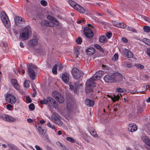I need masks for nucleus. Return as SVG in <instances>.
Listing matches in <instances>:
<instances>
[{
  "label": "nucleus",
  "mask_w": 150,
  "mask_h": 150,
  "mask_svg": "<svg viewBox=\"0 0 150 150\" xmlns=\"http://www.w3.org/2000/svg\"><path fill=\"white\" fill-rule=\"evenodd\" d=\"M104 72L101 70L97 71L89 79L87 80L86 83V87L85 90L87 93L90 92L93 88L95 86V81L100 78L103 76Z\"/></svg>",
  "instance_id": "f257e3e1"
},
{
  "label": "nucleus",
  "mask_w": 150,
  "mask_h": 150,
  "mask_svg": "<svg viewBox=\"0 0 150 150\" xmlns=\"http://www.w3.org/2000/svg\"><path fill=\"white\" fill-rule=\"evenodd\" d=\"M47 18L50 21L43 20L42 21L41 23L47 26L54 27L55 25L58 26L59 25V22L54 17L48 15L47 16Z\"/></svg>",
  "instance_id": "f03ea898"
},
{
  "label": "nucleus",
  "mask_w": 150,
  "mask_h": 150,
  "mask_svg": "<svg viewBox=\"0 0 150 150\" xmlns=\"http://www.w3.org/2000/svg\"><path fill=\"white\" fill-rule=\"evenodd\" d=\"M31 30L30 26H27L23 28L20 33L21 38L24 40H26L29 38V35L31 33Z\"/></svg>",
  "instance_id": "7ed1b4c3"
},
{
  "label": "nucleus",
  "mask_w": 150,
  "mask_h": 150,
  "mask_svg": "<svg viewBox=\"0 0 150 150\" xmlns=\"http://www.w3.org/2000/svg\"><path fill=\"white\" fill-rule=\"evenodd\" d=\"M68 2L72 7L79 12L82 13H85V9L80 5L76 4L75 2L71 0H68Z\"/></svg>",
  "instance_id": "20e7f679"
},
{
  "label": "nucleus",
  "mask_w": 150,
  "mask_h": 150,
  "mask_svg": "<svg viewBox=\"0 0 150 150\" xmlns=\"http://www.w3.org/2000/svg\"><path fill=\"white\" fill-rule=\"evenodd\" d=\"M0 17L2 22L5 26L8 28L10 25V22L7 15L4 11H2L0 13Z\"/></svg>",
  "instance_id": "39448f33"
},
{
  "label": "nucleus",
  "mask_w": 150,
  "mask_h": 150,
  "mask_svg": "<svg viewBox=\"0 0 150 150\" xmlns=\"http://www.w3.org/2000/svg\"><path fill=\"white\" fill-rule=\"evenodd\" d=\"M60 116L58 114L54 112L53 113L51 116L52 121L57 125L61 126L63 124V122L60 120Z\"/></svg>",
  "instance_id": "423d86ee"
},
{
  "label": "nucleus",
  "mask_w": 150,
  "mask_h": 150,
  "mask_svg": "<svg viewBox=\"0 0 150 150\" xmlns=\"http://www.w3.org/2000/svg\"><path fill=\"white\" fill-rule=\"evenodd\" d=\"M29 67L28 70L29 73V76L32 80H34L35 78V73L32 68L36 69L37 68V67L32 63L29 64Z\"/></svg>",
  "instance_id": "0eeeda50"
},
{
  "label": "nucleus",
  "mask_w": 150,
  "mask_h": 150,
  "mask_svg": "<svg viewBox=\"0 0 150 150\" xmlns=\"http://www.w3.org/2000/svg\"><path fill=\"white\" fill-rule=\"evenodd\" d=\"M52 95L53 97L59 103H62L64 102V98L58 92L56 91H53Z\"/></svg>",
  "instance_id": "6e6552de"
},
{
  "label": "nucleus",
  "mask_w": 150,
  "mask_h": 150,
  "mask_svg": "<svg viewBox=\"0 0 150 150\" xmlns=\"http://www.w3.org/2000/svg\"><path fill=\"white\" fill-rule=\"evenodd\" d=\"M0 118L10 122H13L16 120V119L12 117L7 114H3L1 112H0Z\"/></svg>",
  "instance_id": "1a4fd4ad"
},
{
  "label": "nucleus",
  "mask_w": 150,
  "mask_h": 150,
  "mask_svg": "<svg viewBox=\"0 0 150 150\" xmlns=\"http://www.w3.org/2000/svg\"><path fill=\"white\" fill-rule=\"evenodd\" d=\"M120 52L125 57L131 58L133 57V54L128 50L123 48L119 49Z\"/></svg>",
  "instance_id": "9d476101"
},
{
  "label": "nucleus",
  "mask_w": 150,
  "mask_h": 150,
  "mask_svg": "<svg viewBox=\"0 0 150 150\" xmlns=\"http://www.w3.org/2000/svg\"><path fill=\"white\" fill-rule=\"evenodd\" d=\"M83 73L80 71L76 68H74L72 71V74L73 76L76 79L80 78L83 75Z\"/></svg>",
  "instance_id": "9b49d317"
},
{
  "label": "nucleus",
  "mask_w": 150,
  "mask_h": 150,
  "mask_svg": "<svg viewBox=\"0 0 150 150\" xmlns=\"http://www.w3.org/2000/svg\"><path fill=\"white\" fill-rule=\"evenodd\" d=\"M83 32L85 36L88 38H91L93 36V33L92 30L88 27L85 28Z\"/></svg>",
  "instance_id": "f8f14e48"
},
{
  "label": "nucleus",
  "mask_w": 150,
  "mask_h": 150,
  "mask_svg": "<svg viewBox=\"0 0 150 150\" xmlns=\"http://www.w3.org/2000/svg\"><path fill=\"white\" fill-rule=\"evenodd\" d=\"M48 106L50 107H52L55 109L58 108L57 103L55 100L51 97H48Z\"/></svg>",
  "instance_id": "ddd939ff"
},
{
  "label": "nucleus",
  "mask_w": 150,
  "mask_h": 150,
  "mask_svg": "<svg viewBox=\"0 0 150 150\" xmlns=\"http://www.w3.org/2000/svg\"><path fill=\"white\" fill-rule=\"evenodd\" d=\"M25 20L24 18L21 17L16 16L14 19L15 24L19 26H22L25 23Z\"/></svg>",
  "instance_id": "4468645a"
},
{
  "label": "nucleus",
  "mask_w": 150,
  "mask_h": 150,
  "mask_svg": "<svg viewBox=\"0 0 150 150\" xmlns=\"http://www.w3.org/2000/svg\"><path fill=\"white\" fill-rule=\"evenodd\" d=\"M6 100L11 104H14L16 101V98L12 94H9L6 98Z\"/></svg>",
  "instance_id": "2eb2a0df"
},
{
  "label": "nucleus",
  "mask_w": 150,
  "mask_h": 150,
  "mask_svg": "<svg viewBox=\"0 0 150 150\" xmlns=\"http://www.w3.org/2000/svg\"><path fill=\"white\" fill-rule=\"evenodd\" d=\"M34 39H32L30 40L28 42V45L30 46L34 47L37 45L38 43V38L36 35H34Z\"/></svg>",
  "instance_id": "dca6fc26"
},
{
  "label": "nucleus",
  "mask_w": 150,
  "mask_h": 150,
  "mask_svg": "<svg viewBox=\"0 0 150 150\" xmlns=\"http://www.w3.org/2000/svg\"><path fill=\"white\" fill-rule=\"evenodd\" d=\"M137 125L133 123H131L129 124L128 126V130L131 132H133L136 131L137 130Z\"/></svg>",
  "instance_id": "f3484780"
},
{
  "label": "nucleus",
  "mask_w": 150,
  "mask_h": 150,
  "mask_svg": "<svg viewBox=\"0 0 150 150\" xmlns=\"http://www.w3.org/2000/svg\"><path fill=\"white\" fill-rule=\"evenodd\" d=\"M107 96L109 98H111L113 102L115 103L116 101L119 100L120 98V96H122V95L120 93L118 94L117 95L114 94L113 95V97L109 95H108Z\"/></svg>",
  "instance_id": "a211bd4d"
},
{
  "label": "nucleus",
  "mask_w": 150,
  "mask_h": 150,
  "mask_svg": "<svg viewBox=\"0 0 150 150\" xmlns=\"http://www.w3.org/2000/svg\"><path fill=\"white\" fill-rule=\"evenodd\" d=\"M11 83L14 87L17 90H19L20 87L18 83L17 80L13 79L11 80Z\"/></svg>",
  "instance_id": "6ab92c4d"
},
{
  "label": "nucleus",
  "mask_w": 150,
  "mask_h": 150,
  "mask_svg": "<svg viewBox=\"0 0 150 150\" xmlns=\"http://www.w3.org/2000/svg\"><path fill=\"white\" fill-rule=\"evenodd\" d=\"M62 79L65 83H67L69 80V74L67 73L63 74L62 76Z\"/></svg>",
  "instance_id": "aec40b11"
},
{
  "label": "nucleus",
  "mask_w": 150,
  "mask_h": 150,
  "mask_svg": "<svg viewBox=\"0 0 150 150\" xmlns=\"http://www.w3.org/2000/svg\"><path fill=\"white\" fill-rule=\"evenodd\" d=\"M114 26L118 28H124L126 27V25L122 22H115L113 23Z\"/></svg>",
  "instance_id": "412c9836"
},
{
  "label": "nucleus",
  "mask_w": 150,
  "mask_h": 150,
  "mask_svg": "<svg viewBox=\"0 0 150 150\" xmlns=\"http://www.w3.org/2000/svg\"><path fill=\"white\" fill-rule=\"evenodd\" d=\"M104 79L106 82H111L113 81V77L108 75H106L104 78Z\"/></svg>",
  "instance_id": "4be33fe9"
},
{
  "label": "nucleus",
  "mask_w": 150,
  "mask_h": 150,
  "mask_svg": "<svg viewBox=\"0 0 150 150\" xmlns=\"http://www.w3.org/2000/svg\"><path fill=\"white\" fill-rule=\"evenodd\" d=\"M56 144L59 148L62 150H69L65 145L59 142H57Z\"/></svg>",
  "instance_id": "5701e85b"
},
{
  "label": "nucleus",
  "mask_w": 150,
  "mask_h": 150,
  "mask_svg": "<svg viewBox=\"0 0 150 150\" xmlns=\"http://www.w3.org/2000/svg\"><path fill=\"white\" fill-rule=\"evenodd\" d=\"M95 52V49L92 47L88 48L86 50L87 54L89 55H91L94 53Z\"/></svg>",
  "instance_id": "b1692460"
},
{
  "label": "nucleus",
  "mask_w": 150,
  "mask_h": 150,
  "mask_svg": "<svg viewBox=\"0 0 150 150\" xmlns=\"http://www.w3.org/2000/svg\"><path fill=\"white\" fill-rule=\"evenodd\" d=\"M85 103L86 105L89 107H92L94 104V102L93 101L88 99L85 100Z\"/></svg>",
  "instance_id": "393cba45"
},
{
  "label": "nucleus",
  "mask_w": 150,
  "mask_h": 150,
  "mask_svg": "<svg viewBox=\"0 0 150 150\" xmlns=\"http://www.w3.org/2000/svg\"><path fill=\"white\" fill-rule=\"evenodd\" d=\"M48 97L47 98L44 99L43 100H40V103L42 104H47L49 103V100H48Z\"/></svg>",
  "instance_id": "a878e982"
},
{
  "label": "nucleus",
  "mask_w": 150,
  "mask_h": 150,
  "mask_svg": "<svg viewBox=\"0 0 150 150\" xmlns=\"http://www.w3.org/2000/svg\"><path fill=\"white\" fill-rule=\"evenodd\" d=\"M143 42L145 44L150 46V40L146 38H144L143 40Z\"/></svg>",
  "instance_id": "bb28decb"
},
{
  "label": "nucleus",
  "mask_w": 150,
  "mask_h": 150,
  "mask_svg": "<svg viewBox=\"0 0 150 150\" xmlns=\"http://www.w3.org/2000/svg\"><path fill=\"white\" fill-rule=\"evenodd\" d=\"M94 47L95 48L98 49L100 51L102 52H104L103 49L101 47V46L100 45L98 44H95L94 45Z\"/></svg>",
  "instance_id": "cd10ccee"
},
{
  "label": "nucleus",
  "mask_w": 150,
  "mask_h": 150,
  "mask_svg": "<svg viewBox=\"0 0 150 150\" xmlns=\"http://www.w3.org/2000/svg\"><path fill=\"white\" fill-rule=\"evenodd\" d=\"M89 132L94 137H97L98 135L96 131L94 130H89Z\"/></svg>",
  "instance_id": "c85d7f7f"
},
{
  "label": "nucleus",
  "mask_w": 150,
  "mask_h": 150,
  "mask_svg": "<svg viewBox=\"0 0 150 150\" xmlns=\"http://www.w3.org/2000/svg\"><path fill=\"white\" fill-rule=\"evenodd\" d=\"M106 40L105 37L104 36H102L100 37L99 38V41L101 43L104 42Z\"/></svg>",
  "instance_id": "c756f323"
},
{
  "label": "nucleus",
  "mask_w": 150,
  "mask_h": 150,
  "mask_svg": "<svg viewBox=\"0 0 150 150\" xmlns=\"http://www.w3.org/2000/svg\"><path fill=\"white\" fill-rule=\"evenodd\" d=\"M57 64L55 65L53 67L52 69V71L54 74H57Z\"/></svg>",
  "instance_id": "7c9ffc66"
},
{
  "label": "nucleus",
  "mask_w": 150,
  "mask_h": 150,
  "mask_svg": "<svg viewBox=\"0 0 150 150\" xmlns=\"http://www.w3.org/2000/svg\"><path fill=\"white\" fill-rule=\"evenodd\" d=\"M38 128L39 134H44L45 133L44 130L42 128L41 126H39Z\"/></svg>",
  "instance_id": "2f4dec72"
},
{
  "label": "nucleus",
  "mask_w": 150,
  "mask_h": 150,
  "mask_svg": "<svg viewBox=\"0 0 150 150\" xmlns=\"http://www.w3.org/2000/svg\"><path fill=\"white\" fill-rule=\"evenodd\" d=\"M26 11L27 12L28 15H29L30 14L32 13V10L30 7L28 6L25 8Z\"/></svg>",
  "instance_id": "473e14b6"
},
{
  "label": "nucleus",
  "mask_w": 150,
  "mask_h": 150,
  "mask_svg": "<svg viewBox=\"0 0 150 150\" xmlns=\"http://www.w3.org/2000/svg\"><path fill=\"white\" fill-rule=\"evenodd\" d=\"M127 30L129 31H132L134 33H137V30L134 28L130 26H128L127 27Z\"/></svg>",
  "instance_id": "72a5a7b5"
},
{
  "label": "nucleus",
  "mask_w": 150,
  "mask_h": 150,
  "mask_svg": "<svg viewBox=\"0 0 150 150\" xmlns=\"http://www.w3.org/2000/svg\"><path fill=\"white\" fill-rule=\"evenodd\" d=\"M8 145L12 150H17V147L13 144H8Z\"/></svg>",
  "instance_id": "f704fd0d"
},
{
  "label": "nucleus",
  "mask_w": 150,
  "mask_h": 150,
  "mask_svg": "<svg viewBox=\"0 0 150 150\" xmlns=\"http://www.w3.org/2000/svg\"><path fill=\"white\" fill-rule=\"evenodd\" d=\"M134 66L137 68L140 69H143L144 67L143 65L139 64H135Z\"/></svg>",
  "instance_id": "c9c22d12"
},
{
  "label": "nucleus",
  "mask_w": 150,
  "mask_h": 150,
  "mask_svg": "<svg viewBox=\"0 0 150 150\" xmlns=\"http://www.w3.org/2000/svg\"><path fill=\"white\" fill-rule=\"evenodd\" d=\"M66 139L72 143H74L75 140L71 137H67L66 138Z\"/></svg>",
  "instance_id": "e433bc0d"
},
{
  "label": "nucleus",
  "mask_w": 150,
  "mask_h": 150,
  "mask_svg": "<svg viewBox=\"0 0 150 150\" xmlns=\"http://www.w3.org/2000/svg\"><path fill=\"white\" fill-rule=\"evenodd\" d=\"M30 81L28 80H25L24 82V86L25 88H28L29 87Z\"/></svg>",
  "instance_id": "4c0bfd02"
},
{
  "label": "nucleus",
  "mask_w": 150,
  "mask_h": 150,
  "mask_svg": "<svg viewBox=\"0 0 150 150\" xmlns=\"http://www.w3.org/2000/svg\"><path fill=\"white\" fill-rule=\"evenodd\" d=\"M144 31L146 32H149L150 31V27L148 26H145L143 28Z\"/></svg>",
  "instance_id": "58836bf2"
},
{
  "label": "nucleus",
  "mask_w": 150,
  "mask_h": 150,
  "mask_svg": "<svg viewBox=\"0 0 150 150\" xmlns=\"http://www.w3.org/2000/svg\"><path fill=\"white\" fill-rule=\"evenodd\" d=\"M70 89L71 91H74V92L75 93L77 91V89H76L75 86L74 85H69Z\"/></svg>",
  "instance_id": "ea45409f"
},
{
  "label": "nucleus",
  "mask_w": 150,
  "mask_h": 150,
  "mask_svg": "<svg viewBox=\"0 0 150 150\" xmlns=\"http://www.w3.org/2000/svg\"><path fill=\"white\" fill-rule=\"evenodd\" d=\"M49 128H51L52 129H54L55 128L54 125H52V124L50 122H49L46 125Z\"/></svg>",
  "instance_id": "a19ab883"
},
{
  "label": "nucleus",
  "mask_w": 150,
  "mask_h": 150,
  "mask_svg": "<svg viewBox=\"0 0 150 150\" xmlns=\"http://www.w3.org/2000/svg\"><path fill=\"white\" fill-rule=\"evenodd\" d=\"M22 65L20 64V67L19 68L18 72L19 74L21 73L22 74H25V71L24 70H22Z\"/></svg>",
  "instance_id": "79ce46f5"
},
{
  "label": "nucleus",
  "mask_w": 150,
  "mask_h": 150,
  "mask_svg": "<svg viewBox=\"0 0 150 150\" xmlns=\"http://www.w3.org/2000/svg\"><path fill=\"white\" fill-rule=\"evenodd\" d=\"M74 85H75L76 89L77 90L78 89V88L80 86H81V84L80 83L78 82H75Z\"/></svg>",
  "instance_id": "37998d69"
},
{
  "label": "nucleus",
  "mask_w": 150,
  "mask_h": 150,
  "mask_svg": "<svg viewBox=\"0 0 150 150\" xmlns=\"http://www.w3.org/2000/svg\"><path fill=\"white\" fill-rule=\"evenodd\" d=\"M116 91L117 92H125V90L123 88H118L116 89Z\"/></svg>",
  "instance_id": "c03bdc74"
},
{
  "label": "nucleus",
  "mask_w": 150,
  "mask_h": 150,
  "mask_svg": "<svg viewBox=\"0 0 150 150\" xmlns=\"http://www.w3.org/2000/svg\"><path fill=\"white\" fill-rule=\"evenodd\" d=\"M40 4L42 6H45L47 5V3L44 0H41L40 1Z\"/></svg>",
  "instance_id": "a18cd8bd"
},
{
  "label": "nucleus",
  "mask_w": 150,
  "mask_h": 150,
  "mask_svg": "<svg viewBox=\"0 0 150 150\" xmlns=\"http://www.w3.org/2000/svg\"><path fill=\"white\" fill-rule=\"evenodd\" d=\"M29 108L30 110H33L35 109L34 105L33 103H31L29 106Z\"/></svg>",
  "instance_id": "49530a36"
},
{
  "label": "nucleus",
  "mask_w": 150,
  "mask_h": 150,
  "mask_svg": "<svg viewBox=\"0 0 150 150\" xmlns=\"http://www.w3.org/2000/svg\"><path fill=\"white\" fill-rule=\"evenodd\" d=\"M76 41L77 44H80L82 42V39L81 38L78 37L76 40Z\"/></svg>",
  "instance_id": "de8ad7c7"
},
{
  "label": "nucleus",
  "mask_w": 150,
  "mask_h": 150,
  "mask_svg": "<svg viewBox=\"0 0 150 150\" xmlns=\"http://www.w3.org/2000/svg\"><path fill=\"white\" fill-rule=\"evenodd\" d=\"M68 110L70 111L71 110L72 108L71 105H70L69 103H67L66 106Z\"/></svg>",
  "instance_id": "09e8293b"
},
{
  "label": "nucleus",
  "mask_w": 150,
  "mask_h": 150,
  "mask_svg": "<svg viewBox=\"0 0 150 150\" xmlns=\"http://www.w3.org/2000/svg\"><path fill=\"white\" fill-rule=\"evenodd\" d=\"M112 35V34L110 32H107L106 34V36L109 39L111 37Z\"/></svg>",
  "instance_id": "8fccbe9b"
},
{
  "label": "nucleus",
  "mask_w": 150,
  "mask_h": 150,
  "mask_svg": "<svg viewBox=\"0 0 150 150\" xmlns=\"http://www.w3.org/2000/svg\"><path fill=\"white\" fill-rule=\"evenodd\" d=\"M6 107L9 110H11V109L13 108V106L11 105L10 104H8Z\"/></svg>",
  "instance_id": "3c124183"
},
{
  "label": "nucleus",
  "mask_w": 150,
  "mask_h": 150,
  "mask_svg": "<svg viewBox=\"0 0 150 150\" xmlns=\"http://www.w3.org/2000/svg\"><path fill=\"white\" fill-rule=\"evenodd\" d=\"M126 66L129 68H131L133 67L132 64L131 63H126Z\"/></svg>",
  "instance_id": "603ef678"
},
{
  "label": "nucleus",
  "mask_w": 150,
  "mask_h": 150,
  "mask_svg": "<svg viewBox=\"0 0 150 150\" xmlns=\"http://www.w3.org/2000/svg\"><path fill=\"white\" fill-rule=\"evenodd\" d=\"M114 57L115 58V61L118 60V55L117 54L115 53L114 55Z\"/></svg>",
  "instance_id": "864d4df0"
},
{
  "label": "nucleus",
  "mask_w": 150,
  "mask_h": 150,
  "mask_svg": "<svg viewBox=\"0 0 150 150\" xmlns=\"http://www.w3.org/2000/svg\"><path fill=\"white\" fill-rule=\"evenodd\" d=\"M26 100L27 101L28 103H30L31 102L32 100L29 97H26Z\"/></svg>",
  "instance_id": "5fc2aeb1"
},
{
  "label": "nucleus",
  "mask_w": 150,
  "mask_h": 150,
  "mask_svg": "<svg viewBox=\"0 0 150 150\" xmlns=\"http://www.w3.org/2000/svg\"><path fill=\"white\" fill-rule=\"evenodd\" d=\"M137 110L139 112H141L143 111L144 109L142 107H139L138 108Z\"/></svg>",
  "instance_id": "6e6d98bb"
},
{
  "label": "nucleus",
  "mask_w": 150,
  "mask_h": 150,
  "mask_svg": "<svg viewBox=\"0 0 150 150\" xmlns=\"http://www.w3.org/2000/svg\"><path fill=\"white\" fill-rule=\"evenodd\" d=\"M146 52L147 54L150 57V48H148L147 49Z\"/></svg>",
  "instance_id": "4d7b16f0"
},
{
  "label": "nucleus",
  "mask_w": 150,
  "mask_h": 150,
  "mask_svg": "<svg viewBox=\"0 0 150 150\" xmlns=\"http://www.w3.org/2000/svg\"><path fill=\"white\" fill-rule=\"evenodd\" d=\"M35 147L37 150H42V149L38 145H36Z\"/></svg>",
  "instance_id": "13d9d810"
},
{
  "label": "nucleus",
  "mask_w": 150,
  "mask_h": 150,
  "mask_svg": "<svg viewBox=\"0 0 150 150\" xmlns=\"http://www.w3.org/2000/svg\"><path fill=\"white\" fill-rule=\"evenodd\" d=\"M122 40L125 43H127V40L125 38H122Z\"/></svg>",
  "instance_id": "bf43d9fd"
},
{
  "label": "nucleus",
  "mask_w": 150,
  "mask_h": 150,
  "mask_svg": "<svg viewBox=\"0 0 150 150\" xmlns=\"http://www.w3.org/2000/svg\"><path fill=\"white\" fill-rule=\"evenodd\" d=\"M83 139L84 140L88 142H90L89 140L87 138L85 137H83Z\"/></svg>",
  "instance_id": "052dcab7"
},
{
  "label": "nucleus",
  "mask_w": 150,
  "mask_h": 150,
  "mask_svg": "<svg viewBox=\"0 0 150 150\" xmlns=\"http://www.w3.org/2000/svg\"><path fill=\"white\" fill-rule=\"evenodd\" d=\"M27 122L28 123H32L33 122V120L30 118L28 119L27 120Z\"/></svg>",
  "instance_id": "680f3d73"
},
{
  "label": "nucleus",
  "mask_w": 150,
  "mask_h": 150,
  "mask_svg": "<svg viewBox=\"0 0 150 150\" xmlns=\"http://www.w3.org/2000/svg\"><path fill=\"white\" fill-rule=\"evenodd\" d=\"M144 20L146 21H150L149 20V18L147 17L144 16Z\"/></svg>",
  "instance_id": "e2e57ef3"
},
{
  "label": "nucleus",
  "mask_w": 150,
  "mask_h": 150,
  "mask_svg": "<svg viewBox=\"0 0 150 150\" xmlns=\"http://www.w3.org/2000/svg\"><path fill=\"white\" fill-rule=\"evenodd\" d=\"M58 69H59L61 70L63 68V67L61 64H59L58 65Z\"/></svg>",
  "instance_id": "0e129e2a"
},
{
  "label": "nucleus",
  "mask_w": 150,
  "mask_h": 150,
  "mask_svg": "<svg viewBox=\"0 0 150 150\" xmlns=\"http://www.w3.org/2000/svg\"><path fill=\"white\" fill-rule=\"evenodd\" d=\"M20 45L21 46V47H22V48H23L24 47V45H23V42H20Z\"/></svg>",
  "instance_id": "69168bd1"
},
{
  "label": "nucleus",
  "mask_w": 150,
  "mask_h": 150,
  "mask_svg": "<svg viewBox=\"0 0 150 150\" xmlns=\"http://www.w3.org/2000/svg\"><path fill=\"white\" fill-rule=\"evenodd\" d=\"M75 53L76 54V57H78V56L79 55L78 51L77 50H76L75 52Z\"/></svg>",
  "instance_id": "338daca9"
},
{
  "label": "nucleus",
  "mask_w": 150,
  "mask_h": 150,
  "mask_svg": "<svg viewBox=\"0 0 150 150\" xmlns=\"http://www.w3.org/2000/svg\"><path fill=\"white\" fill-rule=\"evenodd\" d=\"M40 122L41 124H44L45 123V121L43 120H40Z\"/></svg>",
  "instance_id": "774afa93"
}]
</instances>
